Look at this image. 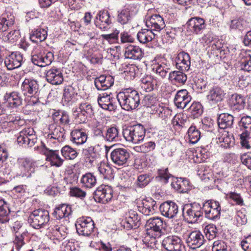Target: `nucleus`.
<instances>
[{
	"instance_id": "nucleus-62",
	"label": "nucleus",
	"mask_w": 251,
	"mask_h": 251,
	"mask_svg": "<svg viewBox=\"0 0 251 251\" xmlns=\"http://www.w3.org/2000/svg\"><path fill=\"white\" fill-rule=\"evenodd\" d=\"M11 228L12 233L14 235L18 234L19 235L20 234H25L26 232L21 221H15L11 226Z\"/></svg>"
},
{
	"instance_id": "nucleus-63",
	"label": "nucleus",
	"mask_w": 251,
	"mask_h": 251,
	"mask_svg": "<svg viewBox=\"0 0 251 251\" xmlns=\"http://www.w3.org/2000/svg\"><path fill=\"white\" fill-rule=\"evenodd\" d=\"M6 123L9 126L13 125L20 126L23 124L24 121L19 116L13 114L7 116Z\"/></svg>"
},
{
	"instance_id": "nucleus-59",
	"label": "nucleus",
	"mask_w": 251,
	"mask_h": 251,
	"mask_svg": "<svg viewBox=\"0 0 251 251\" xmlns=\"http://www.w3.org/2000/svg\"><path fill=\"white\" fill-rule=\"evenodd\" d=\"M69 194L71 197L83 200L86 196V192L79 187H72L70 189Z\"/></svg>"
},
{
	"instance_id": "nucleus-7",
	"label": "nucleus",
	"mask_w": 251,
	"mask_h": 251,
	"mask_svg": "<svg viewBox=\"0 0 251 251\" xmlns=\"http://www.w3.org/2000/svg\"><path fill=\"white\" fill-rule=\"evenodd\" d=\"M49 221L50 215L48 211L43 209L34 210L28 219V223L36 229L44 227Z\"/></svg>"
},
{
	"instance_id": "nucleus-15",
	"label": "nucleus",
	"mask_w": 251,
	"mask_h": 251,
	"mask_svg": "<svg viewBox=\"0 0 251 251\" xmlns=\"http://www.w3.org/2000/svg\"><path fill=\"white\" fill-rule=\"evenodd\" d=\"M117 98H114L111 93H104L99 96L97 100L102 108L109 111H114L117 107Z\"/></svg>"
},
{
	"instance_id": "nucleus-57",
	"label": "nucleus",
	"mask_w": 251,
	"mask_h": 251,
	"mask_svg": "<svg viewBox=\"0 0 251 251\" xmlns=\"http://www.w3.org/2000/svg\"><path fill=\"white\" fill-rule=\"evenodd\" d=\"M156 145L154 142L149 141L140 146L135 147L134 149L137 152L147 153L153 151Z\"/></svg>"
},
{
	"instance_id": "nucleus-47",
	"label": "nucleus",
	"mask_w": 251,
	"mask_h": 251,
	"mask_svg": "<svg viewBox=\"0 0 251 251\" xmlns=\"http://www.w3.org/2000/svg\"><path fill=\"white\" fill-rule=\"evenodd\" d=\"M131 20L130 8L129 6L118 11L117 21L121 25L128 24Z\"/></svg>"
},
{
	"instance_id": "nucleus-29",
	"label": "nucleus",
	"mask_w": 251,
	"mask_h": 251,
	"mask_svg": "<svg viewBox=\"0 0 251 251\" xmlns=\"http://www.w3.org/2000/svg\"><path fill=\"white\" fill-rule=\"evenodd\" d=\"M139 211L145 215H151L155 213L157 208L156 202L151 198L144 199L138 206Z\"/></svg>"
},
{
	"instance_id": "nucleus-5",
	"label": "nucleus",
	"mask_w": 251,
	"mask_h": 251,
	"mask_svg": "<svg viewBox=\"0 0 251 251\" xmlns=\"http://www.w3.org/2000/svg\"><path fill=\"white\" fill-rule=\"evenodd\" d=\"M39 88L38 82L32 78H25L21 86L23 94L27 98L33 99L32 102L36 103L39 101Z\"/></svg>"
},
{
	"instance_id": "nucleus-35",
	"label": "nucleus",
	"mask_w": 251,
	"mask_h": 251,
	"mask_svg": "<svg viewBox=\"0 0 251 251\" xmlns=\"http://www.w3.org/2000/svg\"><path fill=\"white\" fill-rule=\"evenodd\" d=\"M123 226L127 230L136 228L140 225V219L134 211L129 212V216L125 221H123Z\"/></svg>"
},
{
	"instance_id": "nucleus-31",
	"label": "nucleus",
	"mask_w": 251,
	"mask_h": 251,
	"mask_svg": "<svg viewBox=\"0 0 251 251\" xmlns=\"http://www.w3.org/2000/svg\"><path fill=\"white\" fill-rule=\"evenodd\" d=\"M47 81L52 85H59L62 83L63 76L60 69L52 68L46 73Z\"/></svg>"
},
{
	"instance_id": "nucleus-41",
	"label": "nucleus",
	"mask_w": 251,
	"mask_h": 251,
	"mask_svg": "<svg viewBox=\"0 0 251 251\" xmlns=\"http://www.w3.org/2000/svg\"><path fill=\"white\" fill-rule=\"evenodd\" d=\"M21 175L24 176H28L34 172V163L27 159H22L20 161Z\"/></svg>"
},
{
	"instance_id": "nucleus-37",
	"label": "nucleus",
	"mask_w": 251,
	"mask_h": 251,
	"mask_svg": "<svg viewBox=\"0 0 251 251\" xmlns=\"http://www.w3.org/2000/svg\"><path fill=\"white\" fill-rule=\"evenodd\" d=\"M71 141L77 146L85 143L87 139V135L82 129H75L71 133Z\"/></svg>"
},
{
	"instance_id": "nucleus-21",
	"label": "nucleus",
	"mask_w": 251,
	"mask_h": 251,
	"mask_svg": "<svg viewBox=\"0 0 251 251\" xmlns=\"http://www.w3.org/2000/svg\"><path fill=\"white\" fill-rule=\"evenodd\" d=\"M110 16L107 11H99L95 20V24L101 30H106L110 28L112 24Z\"/></svg>"
},
{
	"instance_id": "nucleus-13",
	"label": "nucleus",
	"mask_w": 251,
	"mask_h": 251,
	"mask_svg": "<svg viewBox=\"0 0 251 251\" xmlns=\"http://www.w3.org/2000/svg\"><path fill=\"white\" fill-rule=\"evenodd\" d=\"M24 62L23 54L19 51L12 52L4 59V66L8 70H13L20 67Z\"/></svg>"
},
{
	"instance_id": "nucleus-30",
	"label": "nucleus",
	"mask_w": 251,
	"mask_h": 251,
	"mask_svg": "<svg viewBox=\"0 0 251 251\" xmlns=\"http://www.w3.org/2000/svg\"><path fill=\"white\" fill-rule=\"evenodd\" d=\"M204 241L203 235L197 230L191 232L186 240L188 246L193 249L200 247L203 244Z\"/></svg>"
},
{
	"instance_id": "nucleus-17",
	"label": "nucleus",
	"mask_w": 251,
	"mask_h": 251,
	"mask_svg": "<svg viewBox=\"0 0 251 251\" xmlns=\"http://www.w3.org/2000/svg\"><path fill=\"white\" fill-rule=\"evenodd\" d=\"M146 25L150 30L157 35L165 26L163 18L158 14L149 16L147 18Z\"/></svg>"
},
{
	"instance_id": "nucleus-43",
	"label": "nucleus",
	"mask_w": 251,
	"mask_h": 251,
	"mask_svg": "<svg viewBox=\"0 0 251 251\" xmlns=\"http://www.w3.org/2000/svg\"><path fill=\"white\" fill-rule=\"evenodd\" d=\"M71 212V208L70 206L62 204L55 208L53 215L57 219L59 220L69 216Z\"/></svg>"
},
{
	"instance_id": "nucleus-50",
	"label": "nucleus",
	"mask_w": 251,
	"mask_h": 251,
	"mask_svg": "<svg viewBox=\"0 0 251 251\" xmlns=\"http://www.w3.org/2000/svg\"><path fill=\"white\" fill-rule=\"evenodd\" d=\"M11 193L16 198H24L28 194V186L24 184L16 185L12 189Z\"/></svg>"
},
{
	"instance_id": "nucleus-48",
	"label": "nucleus",
	"mask_w": 251,
	"mask_h": 251,
	"mask_svg": "<svg viewBox=\"0 0 251 251\" xmlns=\"http://www.w3.org/2000/svg\"><path fill=\"white\" fill-rule=\"evenodd\" d=\"M241 55L242 69L248 72L251 71V50L244 51L241 53Z\"/></svg>"
},
{
	"instance_id": "nucleus-6",
	"label": "nucleus",
	"mask_w": 251,
	"mask_h": 251,
	"mask_svg": "<svg viewBox=\"0 0 251 251\" xmlns=\"http://www.w3.org/2000/svg\"><path fill=\"white\" fill-rule=\"evenodd\" d=\"M182 215L189 223H195L203 215L202 206L197 202L186 204L182 209Z\"/></svg>"
},
{
	"instance_id": "nucleus-11",
	"label": "nucleus",
	"mask_w": 251,
	"mask_h": 251,
	"mask_svg": "<svg viewBox=\"0 0 251 251\" xmlns=\"http://www.w3.org/2000/svg\"><path fill=\"white\" fill-rule=\"evenodd\" d=\"M50 133L46 136L47 143L52 147H55L65 138V130L60 126L52 124L49 126Z\"/></svg>"
},
{
	"instance_id": "nucleus-34",
	"label": "nucleus",
	"mask_w": 251,
	"mask_h": 251,
	"mask_svg": "<svg viewBox=\"0 0 251 251\" xmlns=\"http://www.w3.org/2000/svg\"><path fill=\"white\" fill-rule=\"evenodd\" d=\"M172 65L169 61L162 59L154 65L153 70L155 72L157 75L164 79L166 77Z\"/></svg>"
},
{
	"instance_id": "nucleus-40",
	"label": "nucleus",
	"mask_w": 251,
	"mask_h": 251,
	"mask_svg": "<svg viewBox=\"0 0 251 251\" xmlns=\"http://www.w3.org/2000/svg\"><path fill=\"white\" fill-rule=\"evenodd\" d=\"M233 116L228 113H222L219 115L217 122L220 128H231L233 124Z\"/></svg>"
},
{
	"instance_id": "nucleus-10",
	"label": "nucleus",
	"mask_w": 251,
	"mask_h": 251,
	"mask_svg": "<svg viewBox=\"0 0 251 251\" xmlns=\"http://www.w3.org/2000/svg\"><path fill=\"white\" fill-rule=\"evenodd\" d=\"M37 138L33 128H25L21 130L17 137V141L20 146L31 147L37 142Z\"/></svg>"
},
{
	"instance_id": "nucleus-4",
	"label": "nucleus",
	"mask_w": 251,
	"mask_h": 251,
	"mask_svg": "<svg viewBox=\"0 0 251 251\" xmlns=\"http://www.w3.org/2000/svg\"><path fill=\"white\" fill-rule=\"evenodd\" d=\"M122 133L126 141L138 144L144 140L146 135V129L142 125L137 124L124 127Z\"/></svg>"
},
{
	"instance_id": "nucleus-19",
	"label": "nucleus",
	"mask_w": 251,
	"mask_h": 251,
	"mask_svg": "<svg viewBox=\"0 0 251 251\" xmlns=\"http://www.w3.org/2000/svg\"><path fill=\"white\" fill-rule=\"evenodd\" d=\"M187 25L191 32L195 34H200L205 29L206 24L204 19L199 17H194L188 21Z\"/></svg>"
},
{
	"instance_id": "nucleus-53",
	"label": "nucleus",
	"mask_w": 251,
	"mask_h": 251,
	"mask_svg": "<svg viewBox=\"0 0 251 251\" xmlns=\"http://www.w3.org/2000/svg\"><path fill=\"white\" fill-rule=\"evenodd\" d=\"M203 231L206 237L209 240L214 239L218 235V229L214 224H208L205 226Z\"/></svg>"
},
{
	"instance_id": "nucleus-36",
	"label": "nucleus",
	"mask_w": 251,
	"mask_h": 251,
	"mask_svg": "<svg viewBox=\"0 0 251 251\" xmlns=\"http://www.w3.org/2000/svg\"><path fill=\"white\" fill-rule=\"evenodd\" d=\"M124 55L126 58L140 60L143 56V53L139 47L130 45L126 48Z\"/></svg>"
},
{
	"instance_id": "nucleus-33",
	"label": "nucleus",
	"mask_w": 251,
	"mask_h": 251,
	"mask_svg": "<svg viewBox=\"0 0 251 251\" xmlns=\"http://www.w3.org/2000/svg\"><path fill=\"white\" fill-rule=\"evenodd\" d=\"M171 185L174 189L181 193H187L191 188L189 179L186 178H176Z\"/></svg>"
},
{
	"instance_id": "nucleus-26",
	"label": "nucleus",
	"mask_w": 251,
	"mask_h": 251,
	"mask_svg": "<svg viewBox=\"0 0 251 251\" xmlns=\"http://www.w3.org/2000/svg\"><path fill=\"white\" fill-rule=\"evenodd\" d=\"M229 104L234 114H237L244 109L245 99L241 95L233 94L229 99Z\"/></svg>"
},
{
	"instance_id": "nucleus-38",
	"label": "nucleus",
	"mask_w": 251,
	"mask_h": 251,
	"mask_svg": "<svg viewBox=\"0 0 251 251\" xmlns=\"http://www.w3.org/2000/svg\"><path fill=\"white\" fill-rule=\"evenodd\" d=\"M190 56L188 53L180 52L177 56L176 66L181 71L188 70L190 66Z\"/></svg>"
},
{
	"instance_id": "nucleus-61",
	"label": "nucleus",
	"mask_w": 251,
	"mask_h": 251,
	"mask_svg": "<svg viewBox=\"0 0 251 251\" xmlns=\"http://www.w3.org/2000/svg\"><path fill=\"white\" fill-rule=\"evenodd\" d=\"M98 171L104 178H109L110 177L112 170L111 168L106 163H100L98 167Z\"/></svg>"
},
{
	"instance_id": "nucleus-16",
	"label": "nucleus",
	"mask_w": 251,
	"mask_h": 251,
	"mask_svg": "<svg viewBox=\"0 0 251 251\" xmlns=\"http://www.w3.org/2000/svg\"><path fill=\"white\" fill-rule=\"evenodd\" d=\"M113 189L108 185H101L94 192V197L98 202L105 203L110 201L113 197Z\"/></svg>"
},
{
	"instance_id": "nucleus-28",
	"label": "nucleus",
	"mask_w": 251,
	"mask_h": 251,
	"mask_svg": "<svg viewBox=\"0 0 251 251\" xmlns=\"http://www.w3.org/2000/svg\"><path fill=\"white\" fill-rule=\"evenodd\" d=\"M77 92L71 85L66 86L63 89L62 100L67 105H71L77 100Z\"/></svg>"
},
{
	"instance_id": "nucleus-24",
	"label": "nucleus",
	"mask_w": 251,
	"mask_h": 251,
	"mask_svg": "<svg viewBox=\"0 0 251 251\" xmlns=\"http://www.w3.org/2000/svg\"><path fill=\"white\" fill-rule=\"evenodd\" d=\"M159 209L163 216L169 219L174 218L178 212L177 205L172 201H167L162 203L160 205Z\"/></svg>"
},
{
	"instance_id": "nucleus-51",
	"label": "nucleus",
	"mask_w": 251,
	"mask_h": 251,
	"mask_svg": "<svg viewBox=\"0 0 251 251\" xmlns=\"http://www.w3.org/2000/svg\"><path fill=\"white\" fill-rule=\"evenodd\" d=\"M189 117L195 119L200 117L203 113V107L199 102H194L188 108Z\"/></svg>"
},
{
	"instance_id": "nucleus-60",
	"label": "nucleus",
	"mask_w": 251,
	"mask_h": 251,
	"mask_svg": "<svg viewBox=\"0 0 251 251\" xmlns=\"http://www.w3.org/2000/svg\"><path fill=\"white\" fill-rule=\"evenodd\" d=\"M239 125L241 128L245 129V131L250 132L251 131V117L249 116L242 117Z\"/></svg>"
},
{
	"instance_id": "nucleus-54",
	"label": "nucleus",
	"mask_w": 251,
	"mask_h": 251,
	"mask_svg": "<svg viewBox=\"0 0 251 251\" xmlns=\"http://www.w3.org/2000/svg\"><path fill=\"white\" fill-rule=\"evenodd\" d=\"M187 133L189 138V142L192 144L197 143L201 137V133L195 126H191L188 130Z\"/></svg>"
},
{
	"instance_id": "nucleus-45",
	"label": "nucleus",
	"mask_w": 251,
	"mask_h": 251,
	"mask_svg": "<svg viewBox=\"0 0 251 251\" xmlns=\"http://www.w3.org/2000/svg\"><path fill=\"white\" fill-rule=\"evenodd\" d=\"M47 31L46 29L38 28L32 31L30 35V39L34 43L41 42L47 38Z\"/></svg>"
},
{
	"instance_id": "nucleus-39",
	"label": "nucleus",
	"mask_w": 251,
	"mask_h": 251,
	"mask_svg": "<svg viewBox=\"0 0 251 251\" xmlns=\"http://www.w3.org/2000/svg\"><path fill=\"white\" fill-rule=\"evenodd\" d=\"M183 71H174L169 74V80L175 84L183 85L185 83L187 77Z\"/></svg>"
},
{
	"instance_id": "nucleus-1",
	"label": "nucleus",
	"mask_w": 251,
	"mask_h": 251,
	"mask_svg": "<svg viewBox=\"0 0 251 251\" xmlns=\"http://www.w3.org/2000/svg\"><path fill=\"white\" fill-rule=\"evenodd\" d=\"M146 233L143 242L148 247L155 245L156 239L160 237L162 234L163 220L161 218L153 217L146 222Z\"/></svg>"
},
{
	"instance_id": "nucleus-18",
	"label": "nucleus",
	"mask_w": 251,
	"mask_h": 251,
	"mask_svg": "<svg viewBox=\"0 0 251 251\" xmlns=\"http://www.w3.org/2000/svg\"><path fill=\"white\" fill-rule=\"evenodd\" d=\"M99 146H90L83 150L82 154L86 165L92 166L100 156Z\"/></svg>"
},
{
	"instance_id": "nucleus-52",
	"label": "nucleus",
	"mask_w": 251,
	"mask_h": 251,
	"mask_svg": "<svg viewBox=\"0 0 251 251\" xmlns=\"http://www.w3.org/2000/svg\"><path fill=\"white\" fill-rule=\"evenodd\" d=\"M61 152L62 156L66 159L73 160L78 155V153L76 150L69 145L63 147Z\"/></svg>"
},
{
	"instance_id": "nucleus-27",
	"label": "nucleus",
	"mask_w": 251,
	"mask_h": 251,
	"mask_svg": "<svg viewBox=\"0 0 251 251\" xmlns=\"http://www.w3.org/2000/svg\"><path fill=\"white\" fill-rule=\"evenodd\" d=\"M191 99L188 92L186 89H182L176 93L174 99V102L178 108L184 109L191 101Z\"/></svg>"
},
{
	"instance_id": "nucleus-2",
	"label": "nucleus",
	"mask_w": 251,
	"mask_h": 251,
	"mask_svg": "<svg viewBox=\"0 0 251 251\" xmlns=\"http://www.w3.org/2000/svg\"><path fill=\"white\" fill-rule=\"evenodd\" d=\"M14 16L10 15L0 18V33L2 34L3 39L13 43L20 37V32L14 25Z\"/></svg>"
},
{
	"instance_id": "nucleus-23",
	"label": "nucleus",
	"mask_w": 251,
	"mask_h": 251,
	"mask_svg": "<svg viewBox=\"0 0 251 251\" xmlns=\"http://www.w3.org/2000/svg\"><path fill=\"white\" fill-rule=\"evenodd\" d=\"M3 98L8 107L16 108L22 104L23 99L20 93L17 91L6 93Z\"/></svg>"
},
{
	"instance_id": "nucleus-9",
	"label": "nucleus",
	"mask_w": 251,
	"mask_h": 251,
	"mask_svg": "<svg viewBox=\"0 0 251 251\" xmlns=\"http://www.w3.org/2000/svg\"><path fill=\"white\" fill-rule=\"evenodd\" d=\"M202 208L207 219L216 221L220 218L221 208L218 201L211 200L205 201Z\"/></svg>"
},
{
	"instance_id": "nucleus-46",
	"label": "nucleus",
	"mask_w": 251,
	"mask_h": 251,
	"mask_svg": "<svg viewBox=\"0 0 251 251\" xmlns=\"http://www.w3.org/2000/svg\"><path fill=\"white\" fill-rule=\"evenodd\" d=\"M80 183L87 188H92L96 186L97 179L92 173H88L82 176Z\"/></svg>"
},
{
	"instance_id": "nucleus-22",
	"label": "nucleus",
	"mask_w": 251,
	"mask_h": 251,
	"mask_svg": "<svg viewBox=\"0 0 251 251\" xmlns=\"http://www.w3.org/2000/svg\"><path fill=\"white\" fill-rule=\"evenodd\" d=\"M226 94V92L221 87L214 85L209 89L206 97L211 104H216L224 100Z\"/></svg>"
},
{
	"instance_id": "nucleus-3",
	"label": "nucleus",
	"mask_w": 251,
	"mask_h": 251,
	"mask_svg": "<svg viewBox=\"0 0 251 251\" xmlns=\"http://www.w3.org/2000/svg\"><path fill=\"white\" fill-rule=\"evenodd\" d=\"M117 100L121 107L127 111L135 109L140 101L138 92L130 89L120 92L117 95Z\"/></svg>"
},
{
	"instance_id": "nucleus-25",
	"label": "nucleus",
	"mask_w": 251,
	"mask_h": 251,
	"mask_svg": "<svg viewBox=\"0 0 251 251\" xmlns=\"http://www.w3.org/2000/svg\"><path fill=\"white\" fill-rule=\"evenodd\" d=\"M161 83L162 81L160 79L147 75L141 79L140 86L143 90L151 92L157 89Z\"/></svg>"
},
{
	"instance_id": "nucleus-58",
	"label": "nucleus",
	"mask_w": 251,
	"mask_h": 251,
	"mask_svg": "<svg viewBox=\"0 0 251 251\" xmlns=\"http://www.w3.org/2000/svg\"><path fill=\"white\" fill-rule=\"evenodd\" d=\"M152 177L150 174H141L138 176L137 185L141 188L146 186L151 180Z\"/></svg>"
},
{
	"instance_id": "nucleus-49",
	"label": "nucleus",
	"mask_w": 251,
	"mask_h": 251,
	"mask_svg": "<svg viewBox=\"0 0 251 251\" xmlns=\"http://www.w3.org/2000/svg\"><path fill=\"white\" fill-rule=\"evenodd\" d=\"M9 212L7 203L3 200H0V223L4 224L9 221Z\"/></svg>"
},
{
	"instance_id": "nucleus-44",
	"label": "nucleus",
	"mask_w": 251,
	"mask_h": 251,
	"mask_svg": "<svg viewBox=\"0 0 251 251\" xmlns=\"http://www.w3.org/2000/svg\"><path fill=\"white\" fill-rule=\"evenodd\" d=\"M103 139L109 142L118 141L119 140V129L116 126H112L107 128Z\"/></svg>"
},
{
	"instance_id": "nucleus-20",
	"label": "nucleus",
	"mask_w": 251,
	"mask_h": 251,
	"mask_svg": "<svg viewBox=\"0 0 251 251\" xmlns=\"http://www.w3.org/2000/svg\"><path fill=\"white\" fill-rule=\"evenodd\" d=\"M43 147L44 148L43 151L44 154L46 156V159L50 162L51 165L57 167L61 166L64 162V160L60 156L58 151L48 148L45 144L43 145Z\"/></svg>"
},
{
	"instance_id": "nucleus-55",
	"label": "nucleus",
	"mask_w": 251,
	"mask_h": 251,
	"mask_svg": "<svg viewBox=\"0 0 251 251\" xmlns=\"http://www.w3.org/2000/svg\"><path fill=\"white\" fill-rule=\"evenodd\" d=\"M248 25L246 21L243 19H234L231 21L230 28L233 29L242 31L247 29Z\"/></svg>"
},
{
	"instance_id": "nucleus-8",
	"label": "nucleus",
	"mask_w": 251,
	"mask_h": 251,
	"mask_svg": "<svg viewBox=\"0 0 251 251\" xmlns=\"http://www.w3.org/2000/svg\"><path fill=\"white\" fill-rule=\"evenodd\" d=\"M75 226L76 231L80 235L91 237L94 231V222L90 217H82L77 219Z\"/></svg>"
},
{
	"instance_id": "nucleus-56",
	"label": "nucleus",
	"mask_w": 251,
	"mask_h": 251,
	"mask_svg": "<svg viewBox=\"0 0 251 251\" xmlns=\"http://www.w3.org/2000/svg\"><path fill=\"white\" fill-rule=\"evenodd\" d=\"M240 144L242 147L245 149H251V136L250 132L243 131L240 135Z\"/></svg>"
},
{
	"instance_id": "nucleus-42",
	"label": "nucleus",
	"mask_w": 251,
	"mask_h": 251,
	"mask_svg": "<svg viewBox=\"0 0 251 251\" xmlns=\"http://www.w3.org/2000/svg\"><path fill=\"white\" fill-rule=\"evenodd\" d=\"M155 36H157V34L149 29H142L137 35L138 41L143 44L151 41Z\"/></svg>"
},
{
	"instance_id": "nucleus-14",
	"label": "nucleus",
	"mask_w": 251,
	"mask_h": 251,
	"mask_svg": "<svg viewBox=\"0 0 251 251\" xmlns=\"http://www.w3.org/2000/svg\"><path fill=\"white\" fill-rule=\"evenodd\" d=\"M129 157V152L124 148L115 149L110 153L111 161L114 165L118 166L125 165Z\"/></svg>"
},
{
	"instance_id": "nucleus-64",
	"label": "nucleus",
	"mask_w": 251,
	"mask_h": 251,
	"mask_svg": "<svg viewBox=\"0 0 251 251\" xmlns=\"http://www.w3.org/2000/svg\"><path fill=\"white\" fill-rule=\"evenodd\" d=\"M120 33L119 30L115 29L113 32L110 34H102L101 37L110 43H113L117 42L118 40V35Z\"/></svg>"
},
{
	"instance_id": "nucleus-12",
	"label": "nucleus",
	"mask_w": 251,
	"mask_h": 251,
	"mask_svg": "<svg viewBox=\"0 0 251 251\" xmlns=\"http://www.w3.org/2000/svg\"><path fill=\"white\" fill-rule=\"evenodd\" d=\"M161 244L167 251H186L183 241L177 236L169 235L165 237Z\"/></svg>"
},
{
	"instance_id": "nucleus-32",
	"label": "nucleus",
	"mask_w": 251,
	"mask_h": 251,
	"mask_svg": "<svg viewBox=\"0 0 251 251\" xmlns=\"http://www.w3.org/2000/svg\"><path fill=\"white\" fill-rule=\"evenodd\" d=\"M114 82V79L112 76L101 75L96 78L95 85L98 90H105L111 87Z\"/></svg>"
}]
</instances>
